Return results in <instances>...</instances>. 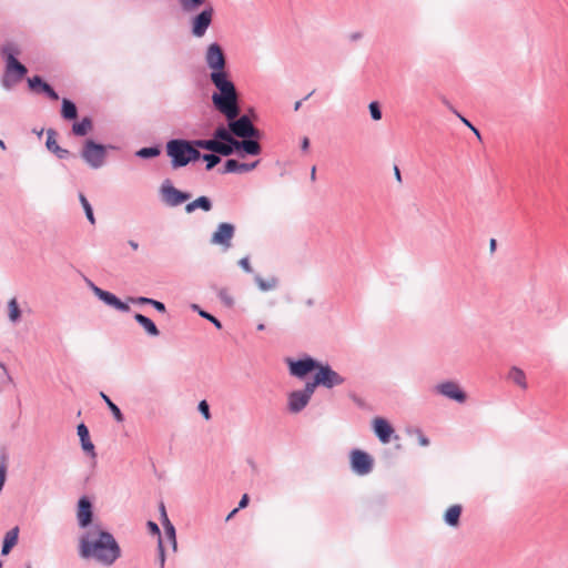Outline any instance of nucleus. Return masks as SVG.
I'll list each match as a JSON object with an SVG mask.
<instances>
[{
  "mask_svg": "<svg viewBox=\"0 0 568 568\" xmlns=\"http://www.w3.org/2000/svg\"><path fill=\"white\" fill-rule=\"evenodd\" d=\"M311 402L300 389L287 395V410L291 414L301 413Z\"/></svg>",
  "mask_w": 568,
  "mask_h": 568,
  "instance_id": "obj_20",
  "label": "nucleus"
},
{
  "mask_svg": "<svg viewBox=\"0 0 568 568\" xmlns=\"http://www.w3.org/2000/svg\"><path fill=\"white\" fill-rule=\"evenodd\" d=\"M214 8L211 3L202 7V10L190 19L191 34L194 38H203L212 24Z\"/></svg>",
  "mask_w": 568,
  "mask_h": 568,
  "instance_id": "obj_7",
  "label": "nucleus"
},
{
  "mask_svg": "<svg viewBox=\"0 0 568 568\" xmlns=\"http://www.w3.org/2000/svg\"><path fill=\"white\" fill-rule=\"evenodd\" d=\"M79 200H80V203L85 212V216L88 219V221L91 223V224H94L95 223V217H94V214H93V209L91 206V204L89 203L88 199L82 194L80 193L79 194Z\"/></svg>",
  "mask_w": 568,
  "mask_h": 568,
  "instance_id": "obj_40",
  "label": "nucleus"
},
{
  "mask_svg": "<svg viewBox=\"0 0 568 568\" xmlns=\"http://www.w3.org/2000/svg\"><path fill=\"white\" fill-rule=\"evenodd\" d=\"M79 556L110 567L121 557V548L114 536L101 525L94 524L79 537Z\"/></svg>",
  "mask_w": 568,
  "mask_h": 568,
  "instance_id": "obj_1",
  "label": "nucleus"
},
{
  "mask_svg": "<svg viewBox=\"0 0 568 568\" xmlns=\"http://www.w3.org/2000/svg\"><path fill=\"white\" fill-rule=\"evenodd\" d=\"M217 296L220 301L226 306V307H233L234 306V298L230 294L227 288H221L217 292Z\"/></svg>",
  "mask_w": 568,
  "mask_h": 568,
  "instance_id": "obj_43",
  "label": "nucleus"
},
{
  "mask_svg": "<svg viewBox=\"0 0 568 568\" xmlns=\"http://www.w3.org/2000/svg\"><path fill=\"white\" fill-rule=\"evenodd\" d=\"M100 396L101 398L104 400V403L106 404V406L109 407L110 412L112 413L114 419L118 422V423H122L124 420V416L121 412V409L119 408L118 405H115L111 398L103 392L100 393Z\"/></svg>",
  "mask_w": 568,
  "mask_h": 568,
  "instance_id": "obj_36",
  "label": "nucleus"
},
{
  "mask_svg": "<svg viewBox=\"0 0 568 568\" xmlns=\"http://www.w3.org/2000/svg\"><path fill=\"white\" fill-rule=\"evenodd\" d=\"M192 310H193V311H195V312H197V314H199L201 317H203V318H205V320L210 321V322H211V323H212L216 328H219V329H221V328H222V323H221V321H220V320H217V318H216L215 316H213L212 314H210L209 312H206V311L202 310L199 305L193 304V305H192Z\"/></svg>",
  "mask_w": 568,
  "mask_h": 568,
  "instance_id": "obj_38",
  "label": "nucleus"
},
{
  "mask_svg": "<svg viewBox=\"0 0 568 568\" xmlns=\"http://www.w3.org/2000/svg\"><path fill=\"white\" fill-rule=\"evenodd\" d=\"M394 173H395V178L398 182H402V175H400V171L398 169V166H394Z\"/></svg>",
  "mask_w": 568,
  "mask_h": 568,
  "instance_id": "obj_55",
  "label": "nucleus"
},
{
  "mask_svg": "<svg viewBox=\"0 0 568 568\" xmlns=\"http://www.w3.org/2000/svg\"><path fill=\"white\" fill-rule=\"evenodd\" d=\"M135 322L144 329V332L151 337H158L160 331L155 323L148 316L136 313L134 315Z\"/></svg>",
  "mask_w": 568,
  "mask_h": 568,
  "instance_id": "obj_25",
  "label": "nucleus"
},
{
  "mask_svg": "<svg viewBox=\"0 0 568 568\" xmlns=\"http://www.w3.org/2000/svg\"><path fill=\"white\" fill-rule=\"evenodd\" d=\"M235 234V226L232 223L223 222L216 226L213 232L210 243L219 245L223 251L229 250L232 246V240Z\"/></svg>",
  "mask_w": 568,
  "mask_h": 568,
  "instance_id": "obj_11",
  "label": "nucleus"
},
{
  "mask_svg": "<svg viewBox=\"0 0 568 568\" xmlns=\"http://www.w3.org/2000/svg\"><path fill=\"white\" fill-rule=\"evenodd\" d=\"M1 53L6 59V69L1 77V87L10 91L27 74V68L20 63L16 55L19 49L14 43H7L2 47Z\"/></svg>",
  "mask_w": 568,
  "mask_h": 568,
  "instance_id": "obj_4",
  "label": "nucleus"
},
{
  "mask_svg": "<svg viewBox=\"0 0 568 568\" xmlns=\"http://www.w3.org/2000/svg\"><path fill=\"white\" fill-rule=\"evenodd\" d=\"M181 11L185 14H193L203 6L207 4L206 0H176Z\"/></svg>",
  "mask_w": 568,
  "mask_h": 568,
  "instance_id": "obj_28",
  "label": "nucleus"
},
{
  "mask_svg": "<svg viewBox=\"0 0 568 568\" xmlns=\"http://www.w3.org/2000/svg\"><path fill=\"white\" fill-rule=\"evenodd\" d=\"M93 519V505L87 496H82L77 505V520L81 529H89Z\"/></svg>",
  "mask_w": 568,
  "mask_h": 568,
  "instance_id": "obj_14",
  "label": "nucleus"
},
{
  "mask_svg": "<svg viewBox=\"0 0 568 568\" xmlns=\"http://www.w3.org/2000/svg\"><path fill=\"white\" fill-rule=\"evenodd\" d=\"M435 392L448 399L455 400L459 404L465 403L467 395L460 386L453 381H446L435 386Z\"/></svg>",
  "mask_w": 568,
  "mask_h": 568,
  "instance_id": "obj_13",
  "label": "nucleus"
},
{
  "mask_svg": "<svg viewBox=\"0 0 568 568\" xmlns=\"http://www.w3.org/2000/svg\"><path fill=\"white\" fill-rule=\"evenodd\" d=\"M248 500H250V499H248V496H247L246 494H244V495L242 496V498H241L240 503H239V507H237V508H239V509H241V508H245V507L247 506V504H248Z\"/></svg>",
  "mask_w": 568,
  "mask_h": 568,
  "instance_id": "obj_53",
  "label": "nucleus"
},
{
  "mask_svg": "<svg viewBox=\"0 0 568 568\" xmlns=\"http://www.w3.org/2000/svg\"><path fill=\"white\" fill-rule=\"evenodd\" d=\"M311 180H312V181H315V180H316V168H315V166H313V168L311 169Z\"/></svg>",
  "mask_w": 568,
  "mask_h": 568,
  "instance_id": "obj_59",
  "label": "nucleus"
},
{
  "mask_svg": "<svg viewBox=\"0 0 568 568\" xmlns=\"http://www.w3.org/2000/svg\"><path fill=\"white\" fill-rule=\"evenodd\" d=\"M446 104L448 105V108L459 118V120L467 126L469 128L474 134L480 140L481 136H480V133L478 131L477 128H475L471 122H469L465 116H463L460 113H458L449 103L446 102Z\"/></svg>",
  "mask_w": 568,
  "mask_h": 568,
  "instance_id": "obj_44",
  "label": "nucleus"
},
{
  "mask_svg": "<svg viewBox=\"0 0 568 568\" xmlns=\"http://www.w3.org/2000/svg\"><path fill=\"white\" fill-rule=\"evenodd\" d=\"M199 412L201 413V415L206 419L209 420L211 418V413H210V406L207 404V402L205 399L201 400L199 403Z\"/></svg>",
  "mask_w": 568,
  "mask_h": 568,
  "instance_id": "obj_48",
  "label": "nucleus"
},
{
  "mask_svg": "<svg viewBox=\"0 0 568 568\" xmlns=\"http://www.w3.org/2000/svg\"><path fill=\"white\" fill-rule=\"evenodd\" d=\"M254 281L262 292L273 291L278 286V278L276 276L263 278L261 275H255Z\"/></svg>",
  "mask_w": 568,
  "mask_h": 568,
  "instance_id": "obj_33",
  "label": "nucleus"
},
{
  "mask_svg": "<svg viewBox=\"0 0 568 568\" xmlns=\"http://www.w3.org/2000/svg\"><path fill=\"white\" fill-rule=\"evenodd\" d=\"M308 148H310V140H308V138L305 136L302 139L301 149L303 151H307Z\"/></svg>",
  "mask_w": 568,
  "mask_h": 568,
  "instance_id": "obj_54",
  "label": "nucleus"
},
{
  "mask_svg": "<svg viewBox=\"0 0 568 568\" xmlns=\"http://www.w3.org/2000/svg\"><path fill=\"white\" fill-rule=\"evenodd\" d=\"M508 378L520 388H527L526 375L519 367L513 366L508 373Z\"/></svg>",
  "mask_w": 568,
  "mask_h": 568,
  "instance_id": "obj_34",
  "label": "nucleus"
},
{
  "mask_svg": "<svg viewBox=\"0 0 568 568\" xmlns=\"http://www.w3.org/2000/svg\"><path fill=\"white\" fill-rule=\"evenodd\" d=\"M496 240L495 239H491L490 242H489V247H490V251H495L496 250Z\"/></svg>",
  "mask_w": 568,
  "mask_h": 568,
  "instance_id": "obj_57",
  "label": "nucleus"
},
{
  "mask_svg": "<svg viewBox=\"0 0 568 568\" xmlns=\"http://www.w3.org/2000/svg\"><path fill=\"white\" fill-rule=\"evenodd\" d=\"M8 317L12 324H17L21 320V311L14 297L8 302Z\"/></svg>",
  "mask_w": 568,
  "mask_h": 568,
  "instance_id": "obj_35",
  "label": "nucleus"
},
{
  "mask_svg": "<svg viewBox=\"0 0 568 568\" xmlns=\"http://www.w3.org/2000/svg\"><path fill=\"white\" fill-rule=\"evenodd\" d=\"M57 132L53 129L47 131V149L52 152L58 159L63 160L70 155L69 150L61 148L55 140Z\"/></svg>",
  "mask_w": 568,
  "mask_h": 568,
  "instance_id": "obj_23",
  "label": "nucleus"
},
{
  "mask_svg": "<svg viewBox=\"0 0 568 568\" xmlns=\"http://www.w3.org/2000/svg\"><path fill=\"white\" fill-rule=\"evenodd\" d=\"M302 102H303V101H296V102H295V104H294V110H295V111H298V110H300V108L302 106Z\"/></svg>",
  "mask_w": 568,
  "mask_h": 568,
  "instance_id": "obj_61",
  "label": "nucleus"
},
{
  "mask_svg": "<svg viewBox=\"0 0 568 568\" xmlns=\"http://www.w3.org/2000/svg\"><path fill=\"white\" fill-rule=\"evenodd\" d=\"M239 265H240V267H242L246 273H251V272H252V267H251V264H250V258H248L247 256L242 257V258L239 261Z\"/></svg>",
  "mask_w": 568,
  "mask_h": 568,
  "instance_id": "obj_50",
  "label": "nucleus"
},
{
  "mask_svg": "<svg viewBox=\"0 0 568 568\" xmlns=\"http://www.w3.org/2000/svg\"><path fill=\"white\" fill-rule=\"evenodd\" d=\"M255 138L235 140L232 148V154L236 153L240 158L247 155H258L262 152L261 144Z\"/></svg>",
  "mask_w": 568,
  "mask_h": 568,
  "instance_id": "obj_16",
  "label": "nucleus"
},
{
  "mask_svg": "<svg viewBox=\"0 0 568 568\" xmlns=\"http://www.w3.org/2000/svg\"><path fill=\"white\" fill-rule=\"evenodd\" d=\"M0 367L4 371L6 375H7V378L9 382L12 381L11 376L9 375L8 371H7V367L4 366V364L0 363Z\"/></svg>",
  "mask_w": 568,
  "mask_h": 568,
  "instance_id": "obj_58",
  "label": "nucleus"
},
{
  "mask_svg": "<svg viewBox=\"0 0 568 568\" xmlns=\"http://www.w3.org/2000/svg\"><path fill=\"white\" fill-rule=\"evenodd\" d=\"M258 163H260L258 160H256L252 163H241L235 159H229L225 161L223 169H221L220 171L222 174H227V173L242 174V173H246V172L254 170L258 165Z\"/></svg>",
  "mask_w": 568,
  "mask_h": 568,
  "instance_id": "obj_19",
  "label": "nucleus"
},
{
  "mask_svg": "<svg viewBox=\"0 0 568 568\" xmlns=\"http://www.w3.org/2000/svg\"><path fill=\"white\" fill-rule=\"evenodd\" d=\"M19 537V528L14 527L10 529L3 538L1 555L7 556L11 551V549L17 545Z\"/></svg>",
  "mask_w": 568,
  "mask_h": 568,
  "instance_id": "obj_27",
  "label": "nucleus"
},
{
  "mask_svg": "<svg viewBox=\"0 0 568 568\" xmlns=\"http://www.w3.org/2000/svg\"><path fill=\"white\" fill-rule=\"evenodd\" d=\"M165 151L173 169L184 168L201 159V152L194 148L192 140L171 139L166 142Z\"/></svg>",
  "mask_w": 568,
  "mask_h": 568,
  "instance_id": "obj_5",
  "label": "nucleus"
},
{
  "mask_svg": "<svg viewBox=\"0 0 568 568\" xmlns=\"http://www.w3.org/2000/svg\"><path fill=\"white\" fill-rule=\"evenodd\" d=\"M197 209L203 210L204 212L211 211L212 201L210 200V197L202 195L185 205V212L187 214L193 213Z\"/></svg>",
  "mask_w": 568,
  "mask_h": 568,
  "instance_id": "obj_26",
  "label": "nucleus"
},
{
  "mask_svg": "<svg viewBox=\"0 0 568 568\" xmlns=\"http://www.w3.org/2000/svg\"><path fill=\"white\" fill-rule=\"evenodd\" d=\"M148 526H149L150 531L152 534H154V535H158V537L160 539L161 538V531H160V528H159L158 524H155L154 521H149Z\"/></svg>",
  "mask_w": 568,
  "mask_h": 568,
  "instance_id": "obj_51",
  "label": "nucleus"
},
{
  "mask_svg": "<svg viewBox=\"0 0 568 568\" xmlns=\"http://www.w3.org/2000/svg\"><path fill=\"white\" fill-rule=\"evenodd\" d=\"M77 434L80 438L81 447L92 459L97 458V453L93 443L90 439V433L88 427L81 423L77 427Z\"/></svg>",
  "mask_w": 568,
  "mask_h": 568,
  "instance_id": "obj_21",
  "label": "nucleus"
},
{
  "mask_svg": "<svg viewBox=\"0 0 568 568\" xmlns=\"http://www.w3.org/2000/svg\"><path fill=\"white\" fill-rule=\"evenodd\" d=\"M204 61L206 67L211 70L209 75L210 81L216 89V92L212 95H224L236 91V87L226 71L224 50L217 42H212L206 47Z\"/></svg>",
  "mask_w": 568,
  "mask_h": 568,
  "instance_id": "obj_3",
  "label": "nucleus"
},
{
  "mask_svg": "<svg viewBox=\"0 0 568 568\" xmlns=\"http://www.w3.org/2000/svg\"><path fill=\"white\" fill-rule=\"evenodd\" d=\"M0 148L1 149H6V144H4V142L2 140H0Z\"/></svg>",
  "mask_w": 568,
  "mask_h": 568,
  "instance_id": "obj_64",
  "label": "nucleus"
},
{
  "mask_svg": "<svg viewBox=\"0 0 568 568\" xmlns=\"http://www.w3.org/2000/svg\"><path fill=\"white\" fill-rule=\"evenodd\" d=\"M285 363L288 366L290 374L300 379L304 378L313 371H315V373L318 372L321 366V362L316 361L310 355H304L298 359L287 357L285 358Z\"/></svg>",
  "mask_w": 568,
  "mask_h": 568,
  "instance_id": "obj_9",
  "label": "nucleus"
},
{
  "mask_svg": "<svg viewBox=\"0 0 568 568\" xmlns=\"http://www.w3.org/2000/svg\"><path fill=\"white\" fill-rule=\"evenodd\" d=\"M161 150L159 146L142 148L136 151L135 155L141 159H152L160 155Z\"/></svg>",
  "mask_w": 568,
  "mask_h": 568,
  "instance_id": "obj_39",
  "label": "nucleus"
},
{
  "mask_svg": "<svg viewBox=\"0 0 568 568\" xmlns=\"http://www.w3.org/2000/svg\"><path fill=\"white\" fill-rule=\"evenodd\" d=\"M351 469L358 476H365L372 473L374 468L373 457L361 449H352L349 453Z\"/></svg>",
  "mask_w": 568,
  "mask_h": 568,
  "instance_id": "obj_10",
  "label": "nucleus"
},
{
  "mask_svg": "<svg viewBox=\"0 0 568 568\" xmlns=\"http://www.w3.org/2000/svg\"><path fill=\"white\" fill-rule=\"evenodd\" d=\"M195 149H203L206 151H211L217 153L223 156H229L232 154V150L226 145H223L221 142L216 141L214 136L212 139L203 140H192Z\"/></svg>",
  "mask_w": 568,
  "mask_h": 568,
  "instance_id": "obj_17",
  "label": "nucleus"
},
{
  "mask_svg": "<svg viewBox=\"0 0 568 568\" xmlns=\"http://www.w3.org/2000/svg\"><path fill=\"white\" fill-rule=\"evenodd\" d=\"M61 116L68 121L75 120L78 116L75 103L69 99H63L61 103Z\"/></svg>",
  "mask_w": 568,
  "mask_h": 568,
  "instance_id": "obj_32",
  "label": "nucleus"
},
{
  "mask_svg": "<svg viewBox=\"0 0 568 568\" xmlns=\"http://www.w3.org/2000/svg\"><path fill=\"white\" fill-rule=\"evenodd\" d=\"M212 103L227 120L233 136L239 139H260L261 132L254 126L251 119L246 114L240 115L241 108L237 90L224 95H212Z\"/></svg>",
  "mask_w": 568,
  "mask_h": 568,
  "instance_id": "obj_2",
  "label": "nucleus"
},
{
  "mask_svg": "<svg viewBox=\"0 0 568 568\" xmlns=\"http://www.w3.org/2000/svg\"><path fill=\"white\" fill-rule=\"evenodd\" d=\"M6 476H7V464L3 459L0 463V491L3 488L4 481H6Z\"/></svg>",
  "mask_w": 568,
  "mask_h": 568,
  "instance_id": "obj_49",
  "label": "nucleus"
},
{
  "mask_svg": "<svg viewBox=\"0 0 568 568\" xmlns=\"http://www.w3.org/2000/svg\"><path fill=\"white\" fill-rule=\"evenodd\" d=\"M93 129L92 120L89 116L82 118L81 121L73 123L72 133L75 136H85Z\"/></svg>",
  "mask_w": 568,
  "mask_h": 568,
  "instance_id": "obj_29",
  "label": "nucleus"
},
{
  "mask_svg": "<svg viewBox=\"0 0 568 568\" xmlns=\"http://www.w3.org/2000/svg\"><path fill=\"white\" fill-rule=\"evenodd\" d=\"M161 510H162V515L165 518V524H164L165 535L170 539L173 550H176L178 544H176V537H175V529H174V526L170 523V520L166 517L165 507L163 504L161 505Z\"/></svg>",
  "mask_w": 568,
  "mask_h": 568,
  "instance_id": "obj_37",
  "label": "nucleus"
},
{
  "mask_svg": "<svg viewBox=\"0 0 568 568\" xmlns=\"http://www.w3.org/2000/svg\"><path fill=\"white\" fill-rule=\"evenodd\" d=\"M317 386H321L317 375L315 374L313 379L306 382L303 389H300L308 399H312V396Z\"/></svg>",
  "mask_w": 568,
  "mask_h": 568,
  "instance_id": "obj_41",
  "label": "nucleus"
},
{
  "mask_svg": "<svg viewBox=\"0 0 568 568\" xmlns=\"http://www.w3.org/2000/svg\"><path fill=\"white\" fill-rule=\"evenodd\" d=\"M363 38V33L361 31L352 32L348 36L349 41L356 42Z\"/></svg>",
  "mask_w": 568,
  "mask_h": 568,
  "instance_id": "obj_52",
  "label": "nucleus"
},
{
  "mask_svg": "<svg viewBox=\"0 0 568 568\" xmlns=\"http://www.w3.org/2000/svg\"><path fill=\"white\" fill-rule=\"evenodd\" d=\"M256 328L258 331H264L265 329V325L263 323H260Z\"/></svg>",
  "mask_w": 568,
  "mask_h": 568,
  "instance_id": "obj_63",
  "label": "nucleus"
},
{
  "mask_svg": "<svg viewBox=\"0 0 568 568\" xmlns=\"http://www.w3.org/2000/svg\"><path fill=\"white\" fill-rule=\"evenodd\" d=\"M108 149H114V146H106L89 139L84 141L80 156L89 168L99 170L105 164Z\"/></svg>",
  "mask_w": 568,
  "mask_h": 568,
  "instance_id": "obj_6",
  "label": "nucleus"
},
{
  "mask_svg": "<svg viewBox=\"0 0 568 568\" xmlns=\"http://www.w3.org/2000/svg\"><path fill=\"white\" fill-rule=\"evenodd\" d=\"M321 386L325 388H334L336 386H341L345 383V377L339 375L336 371H334L331 365L322 364L316 372Z\"/></svg>",
  "mask_w": 568,
  "mask_h": 568,
  "instance_id": "obj_12",
  "label": "nucleus"
},
{
  "mask_svg": "<svg viewBox=\"0 0 568 568\" xmlns=\"http://www.w3.org/2000/svg\"><path fill=\"white\" fill-rule=\"evenodd\" d=\"M129 302L134 305L152 304V307H154L159 313L166 312V307H165L164 303H162L158 300L151 298V297H145V296L129 297Z\"/></svg>",
  "mask_w": 568,
  "mask_h": 568,
  "instance_id": "obj_31",
  "label": "nucleus"
},
{
  "mask_svg": "<svg viewBox=\"0 0 568 568\" xmlns=\"http://www.w3.org/2000/svg\"><path fill=\"white\" fill-rule=\"evenodd\" d=\"M158 559H159V565H160V568H164V565H165V551H164V546H163V541H162V538H160L158 540Z\"/></svg>",
  "mask_w": 568,
  "mask_h": 568,
  "instance_id": "obj_47",
  "label": "nucleus"
},
{
  "mask_svg": "<svg viewBox=\"0 0 568 568\" xmlns=\"http://www.w3.org/2000/svg\"><path fill=\"white\" fill-rule=\"evenodd\" d=\"M462 510L463 508L460 505L450 506L444 515L445 523L450 527H457L459 525Z\"/></svg>",
  "mask_w": 568,
  "mask_h": 568,
  "instance_id": "obj_30",
  "label": "nucleus"
},
{
  "mask_svg": "<svg viewBox=\"0 0 568 568\" xmlns=\"http://www.w3.org/2000/svg\"><path fill=\"white\" fill-rule=\"evenodd\" d=\"M314 303H315V302H314V300H313V298H307V300L305 301V304H306V306H308V307H312V306L314 305Z\"/></svg>",
  "mask_w": 568,
  "mask_h": 568,
  "instance_id": "obj_60",
  "label": "nucleus"
},
{
  "mask_svg": "<svg viewBox=\"0 0 568 568\" xmlns=\"http://www.w3.org/2000/svg\"><path fill=\"white\" fill-rule=\"evenodd\" d=\"M368 110H369L371 118L374 121H379L382 119L383 114H382L381 105L377 101L371 102L368 104Z\"/></svg>",
  "mask_w": 568,
  "mask_h": 568,
  "instance_id": "obj_45",
  "label": "nucleus"
},
{
  "mask_svg": "<svg viewBox=\"0 0 568 568\" xmlns=\"http://www.w3.org/2000/svg\"><path fill=\"white\" fill-rule=\"evenodd\" d=\"M89 286L93 291L94 295L101 300L106 305L120 311V312H129L130 306L128 303L122 302L119 297H116L113 293L104 291L97 285H94L92 282H89Z\"/></svg>",
  "mask_w": 568,
  "mask_h": 568,
  "instance_id": "obj_15",
  "label": "nucleus"
},
{
  "mask_svg": "<svg viewBox=\"0 0 568 568\" xmlns=\"http://www.w3.org/2000/svg\"><path fill=\"white\" fill-rule=\"evenodd\" d=\"M409 435H415L420 446L427 447L429 445V439L423 434V432L419 428L409 430Z\"/></svg>",
  "mask_w": 568,
  "mask_h": 568,
  "instance_id": "obj_46",
  "label": "nucleus"
},
{
  "mask_svg": "<svg viewBox=\"0 0 568 568\" xmlns=\"http://www.w3.org/2000/svg\"><path fill=\"white\" fill-rule=\"evenodd\" d=\"M373 429L381 443L387 444L390 442V438L394 434V428L388 423V420L383 417H376L373 420Z\"/></svg>",
  "mask_w": 568,
  "mask_h": 568,
  "instance_id": "obj_18",
  "label": "nucleus"
},
{
  "mask_svg": "<svg viewBox=\"0 0 568 568\" xmlns=\"http://www.w3.org/2000/svg\"><path fill=\"white\" fill-rule=\"evenodd\" d=\"M201 159L206 162V170L210 171L221 162L220 154L217 153H201Z\"/></svg>",
  "mask_w": 568,
  "mask_h": 568,
  "instance_id": "obj_42",
  "label": "nucleus"
},
{
  "mask_svg": "<svg viewBox=\"0 0 568 568\" xmlns=\"http://www.w3.org/2000/svg\"><path fill=\"white\" fill-rule=\"evenodd\" d=\"M237 510H239V508L233 509V510L229 514V516H227V518H226V519L229 520L231 517H233V515H234Z\"/></svg>",
  "mask_w": 568,
  "mask_h": 568,
  "instance_id": "obj_62",
  "label": "nucleus"
},
{
  "mask_svg": "<svg viewBox=\"0 0 568 568\" xmlns=\"http://www.w3.org/2000/svg\"><path fill=\"white\" fill-rule=\"evenodd\" d=\"M28 84L31 90H39L43 92L49 99L58 100L59 95L54 91V89L47 82H44L41 77L34 75L28 79Z\"/></svg>",
  "mask_w": 568,
  "mask_h": 568,
  "instance_id": "obj_22",
  "label": "nucleus"
},
{
  "mask_svg": "<svg viewBox=\"0 0 568 568\" xmlns=\"http://www.w3.org/2000/svg\"><path fill=\"white\" fill-rule=\"evenodd\" d=\"M161 202L169 207H176L191 199V193L176 189L170 180H164L159 189Z\"/></svg>",
  "mask_w": 568,
  "mask_h": 568,
  "instance_id": "obj_8",
  "label": "nucleus"
},
{
  "mask_svg": "<svg viewBox=\"0 0 568 568\" xmlns=\"http://www.w3.org/2000/svg\"><path fill=\"white\" fill-rule=\"evenodd\" d=\"M213 136L216 141L221 142L223 145H226L231 150L234 145V141L236 140L233 136V133H232L231 129L229 128V125L227 126L219 125L214 130Z\"/></svg>",
  "mask_w": 568,
  "mask_h": 568,
  "instance_id": "obj_24",
  "label": "nucleus"
},
{
  "mask_svg": "<svg viewBox=\"0 0 568 568\" xmlns=\"http://www.w3.org/2000/svg\"><path fill=\"white\" fill-rule=\"evenodd\" d=\"M129 245L134 250L136 251L139 248V243L133 241V240H130L129 241Z\"/></svg>",
  "mask_w": 568,
  "mask_h": 568,
  "instance_id": "obj_56",
  "label": "nucleus"
}]
</instances>
